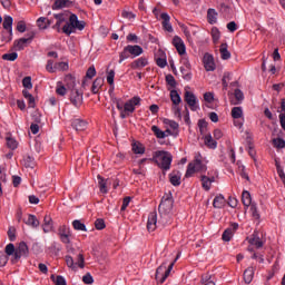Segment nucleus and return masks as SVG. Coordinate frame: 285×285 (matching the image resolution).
Returning a JSON list of instances; mask_svg holds the SVG:
<instances>
[{
  "label": "nucleus",
  "instance_id": "obj_25",
  "mask_svg": "<svg viewBox=\"0 0 285 285\" xmlns=\"http://www.w3.org/2000/svg\"><path fill=\"white\" fill-rule=\"evenodd\" d=\"M200 181H202V186H203L204 190L208 191V190H210V186H213V181H215V178L214 177L210 178L208 176L203 175L200 177Z\"/></svg>",
  "mask_w": 285,
  "mask_h": 285
},
{
  "label": "nucleus",
  "instance_id": "obj_2",
  "mask_svg": "<svg viewBox=\"0 0 285 285\" xmlns=\"http://www.w3.org/2000/svg\"><path fill=\"white\" fill-rule=\"evenodd\" d=\"M86 28V21L79 20V17L75 13H70L68 22L62 26V32L63 35H67V37H70L73 32H77V30H83Z\"/></svg>",
  "mask_w": 285,
  "mask_h": 285
},
{
  "label": "nucleus",
  "instance_id": "obj_8",
  "mask_svg": "<svg viewBox=\"0 0 285 285\" xmlns=\"http://www.w3.org/2000/svg\"><path fill=\"white\" fill-rule=\"evenodd\" d=\"M56 23L53 24V30L57 32H63V27L68 23L69 16L67 13H55Z\"/></svg>",
  "mask_w": 285,
  "mask_h": 285
},
{
  "label": "nucleus",
  "instance_id": "obj_11",
  "mask_svg": "<svg viewBox=\"0 0 285 285\" xmlns=\"http://www.w3.org/2000/svg\"><path fill=\"white\" fill-rule=\"evenodd\" d=\"M141 104V98L139 96H135L131 99H129L124 105V110H126L129 115H132L136 110V106H139Z\"/></svg>",
  "mask_w": 285,
  "mask_h": 285
},
{
  "label": "nucleus",
  "instance_id": "obj_58",
  "mask_svg": "<svg viewBox=\"0 0 285 285\" xmlns=\"http://www.w3.org/2000/svg\"><path fill=\"white\" fill-rule=\"evenodd\" d=\"M95 226L97 230H104V228H106V222H104L101 218H98L95 222Z\"/></svg>",
  "mask_w": 285,
  "mask_h": 285
},
{
  "label": "nucleus",
  "instance_id": "obj_54",
  "mask_svg": "<svg viewBox=\"0 0 285 285\" xmlns=\"http://www.w3.org/2000/svg\"><path fill=\"white\" fill-rule=\"evenodd\" d=\"M249 210L252 213V217H254V219H259V210H257V205L256 204H252L249 205Z\"/></svg>",
  "mask_w": 285,
  "mask_h": 285
},
{
  "label": "nucleus",
  "instance_id": "obj_26",
  "mask_svg": "<svg viewBox=\"0 0 285 285\" xmlns=\"http://www.w3.org/2000/svg\"><path fill=\"white\" fill-rule=\"evenodd\" d=\"M213 206L214 208H223L224 206H226V198L224 197V195L219 194L218 196H216L214 198Z\"/></svg>",
  "mask_w": 285,
  "mask_h": 285
},
{
  "label": "nucleus",
  "instance_id": "obj_19",
  "mask_svg": "<svg viewBox=\"0 0 285 285\" xmlns=\"http://www.w3.org/2000/svg\"><path fill=\"white\" fill-rule=\"evenodd\" d=\"M204 66L207 72H213L215 70V60L212 55L206 53L204 56Z\"/></svg>",
  "mask_w": 285,
  "mask_h": 285
},
{
  "label": "nucleus",
  "instance_id": "obj_47",
  "mask_svg": "<svg viewBox=\"0 0 285 285\" xmlns=\"http://www.w3.org/2000/svg\"><path fill=\"white\" fill-rule=\"evenodd\" d=\"M164 124H165V126H169V128H171V130H179V124H177V121H175V120L165 119Z\"/></svg>",
  "mask_w": 285,
  "mask_h": 285
},
{
  "label": "nucleus",
  "instance_id": "obj_57",
  "mask_svg": "<svg viewBox=\"0 0 285 285\" xmlns=\"http://www.w3.org/2000/svg\"><path fill=\"white\" fill-rule=\"evenodd\" d=\"M7 146L11 150H17V147H18L17 140L13 138H7Z\"/></svg>",
  "mask_w": 285,
  "mask_h": 285
},
{
  "label": "nucleus",
  "instance_id": "obj_53",
  "mask_svg": "<svg viewBox=\"0 0 285 285\" xmlns=\"http://www.w3.org/2000/svg\"><path fill=\"white\" fill-rule=\"evenodd\" d=\"M37 26H38V28H40V30H46V28H48L47 19L45 17H40L37 20Z\"/></svg>",
  "mask_w": 285,
  "mask_h": 285
},
{
  "label": "nucleus",
  "instance_id": "obj_9",
  "mask_svg": "<svg viewBox=\"0 0 285 285\" xmlns=\"http://www.w3.org/2000/svg\"><path fill=\"white\" fill-rule=\"evenodd\" d=\"M185 101L193 112H197V110H199V100H197V97L191 91L185 92Z\"/></svg>",
  "mask_w": 285,
  "mask_h": 285
},
{
  "label": "nucleus",
  "instance_id": "obj_46",
  "mask_svg": "<svg viewBox=\"0 0 285 285\" xmlns=\"http://www.w3.org/2000/svg\"><path fill=\"white\" fill-rule=\"evenodd\" d=\"M22 86L27 90H32V78L30 76H27L22 79Z\"/></svg>",
  "mask_w": 285,
  "mask_h": 285
},
{
  "label": "nucleus",
  "instance_id": "obj_45",
  "mask_svg": "<svg viewBox=\"0 0 285 285\" xmlns=\"http://www.w3.org/2000/svg\"><path fill=\"white\" fill-rule=\"evenodd\" d=\"M98 184H99L100 193H104V194L108 193L106 179H104L101 176H98Z\"/></svg>",
  "mask_w": 285,
  "mask_h": 285
},
{
  "label": "nucleus",
  "instance_id": "obj_43",
  "mask_svg": "<svg viewBox=\"0 0 285 285\" xmlns=\"http://www.w3.org/2000/svg\"><path fill=\"white\" fill-rule=\"evenodd\" d=\"M222 37V33L219 32V29H217L216 27L212 28V39L214 41V43H217V41H219Z\"/></svg>",
  "mask_w": 285,
  "mask_h": 285
},
{
  "label": "nucleus",
  "instance_id": "obj_63",
  "mask_svg": "<svg viewBox=\"0 0 285 285\" xmlns=\"http://www.w3.org/2000/svg\"><path fill=\"white\" fill-rule=\"evenodd\" d=\"M111 99H112V102L116 105L117 110H124L121 98H111Z\"/></svg>",
  "mask_w": 285,
  "mask_h": 285
},
{
  "label": "nucleus",
  "instance_id": "obj_30",
  "mask_svg": "<svg viewBox=\"0 0 285 285\" xmlns=\"http://www.w3.org/2000/svg\"><path fill=\"white\" fill-rule=\"evenodd\" d=\"M219 52H220L222 59H224L225 61L230 58V51H228V45L227 43H222L220 45Z\"/></svg>",
  "mask_w": 285,
  "mask_h": 285
},
{
  "label": "nucleus",
  "instance_id": "obj_4",
  "mask_svg": "<svg viewBox=\"0 0 285 285\" xmlns=\"http://www.w3.org/2000/svg\"><path fill=\"white\" fill-rule=\"evenodd\" d=\"M207 169L208 167H206V164H204L202 154H196L194 160L187 166L185 177L188 178L191 175H195V173H206Z\"/></svg>",
  "mask_w": 285,
  "mask_h": 285
},
{
  "label": "nucleus",
  "instance_id": "obj_31",
  "mask_svg": "<svg viewBox=\"0 0 285 285\" xmlns=\"http://www.w3.org/2000/svg\"><path fill=\"white\" fill-rule=\"evenodd\" d=\"M43 222H45V224L42 225L43 233H50V230L52 229V218L46 215L43 218Z\"/></svg>",
  "mask_w": 285,
  "mask_h": 285
},
{
  "label": "nucleus",
  "instance_id": "obj_27",
  "mask_svg": "<svg viewBox=\"0 0 285 285\" xmlns=\"http://www.w3.org/2000/svg\"><path fill=\"white\" fill-rule=\"evenodd\" d=\"M24 224L27 226H31V228H39V219H37V216L29 214L28 219L24 220Z\"/></svg>",
  "mask_w": 285,
  "mask_h": 285
},
{
  "label": "nucleus",
  "instance_id": "obj_62",
  "mask_svg": "<svg viewBox=\"0 0 285 285\" xmlns=\"http://www.w3.org/2000/svg\"><path fill=\"white\" fill-rule=\"evenodd\" d=\"M208 282H215V281L213 279V275H210V274H205V275H203V276H202V279H200V283H202V284H208Z\"/></svg>",
  "mask_w": 285,
  "mask_h": 285
},
{
  "label": "nucleus",
  "instance_id": "obj_13",
  "mask_svg": "<svg viewBox=\"0 0 285 285\" xmlns=\"http://www.w3.org/2000/svg\"><path fill=\"white\" fill-rule=\"evenodd\" d=\"M69 99L72 106H75L76 108H80L81 104H83V94L79 92L78 89H71Z\"/></svg>",
  "mask_w": 285,
  "mask_h": 285
},
{
  "label": "nucleus",
  "instance_id": "obj_28",
  "mask_svg": "<svg viewBox=\"0 0 285 285\" xmlns=\"http://www.w3.org/2000/svg\"><path fill=\"white\" fill-rule=\"evenodd\" d=\"M242 202H243V206H245V208H248V206L253 205V198L250 197V193L248 190L243 191Z\"/></svg>",
  "mask_w": 285,
  "mask_h": 285
},
{
  "label": "nucleus",
  "instance_id": "obj_18",
  "mask_svg": "<svg viewBox=\"0 0 285 285\" xmlns=\"http://www.w3.org/2000/svg\"><path fill=\"white\" fill-rule=\"evenodd\" d=\"M160 19H163V30H166V32H173V24H170V16L167 12H163L160 14Z\"/></svg>",
  "mask_w": 285,
  "mask_h": 285
},
{
  "label": "nucleus",
  "instance_id": "obj_51",
  "mask_svg": "<svg viewBox=\"0 0 285 285\" xmlns=\"http://www.w3.org/2000/svg\"><path fill=\"white\" fill-rule=\"evenodd\" d=\"M230 79H232V73L225 72L223 76V80H222L224 90H226L228 88V82L230 81Z\"/></svg>",
  "mask_w": 285,
  "mask_h": 285
},
{
  "label": "nucleus",
  "instance_id": "obj_61",
  "mask_svg": "<svg viewBox=\"0 0 285 285\" xmlns=\"http://www.w3.org/2000/svg\"><path fill=\"white\" fill-rule=\"evenodd\" d=\"M82 282L83 284H94L95 283V278H92V275L90 273H87L83 277H82Z\"/></svg>",
  "mask_w": 285,
  "mask_h": 285
},
{
  "label": "nucleus",
  "instance_id": "obj_56",
  "mask_svg": "<svg viewBox=\"0 0 285 285\" xmlns=\"http://www.w3.org/2000/svg\"><path fill=\"white\" fill-rule=\"evenodd\" d=\"M97 75V69H95V66H91L88 68L86 72V79H92Z\"/></svg>",
  "mask_w": 285,
  "mask_h": 285
},
{
  "label": "nucleus",
  "instance_id": "obj_21",
  "mask_svg": "<svg viewBox=\"0 0 285 285\" xmlns=\"http://www.w3.org/2000/svg\"><path fill=\"white\" fill-rule=\"evenodd\" d=\"M250 246H255L256 248H262L264 246V240L259 238V233L254 232L253 235L249 238Z\"/></svg>",
  "mask_w": 285,
  "mask_h": 285
},
{
  "label": "nucleus",
  "instance_id": "obj_59",
  "mask_svg": "<svg viewBox=\"0 0 285 285\" xmlns=\"http://www.w3.org/2000/svg\"><path fill=\"white\" fill-rule=\"evenodd\" d=\"M107 83H109V86L115 83V70L112 69L107 72Z\"/></svg>",
  "mask_w": 285,
  "mask_h": 285
},
{
  "label": "nucleus",
  "instance_id": "obj_22",
  "mask_svg": "<svg viewBox=\"0 0 285 285\" xmlns=\"http://www.w3.org/2000/svg\"><path fill=\"white\" fill-rule=\"evenodd\" d=\"M169 181L171 186H181V173L173 171L171 174H169Z\"/></svg>",
  "mask_w": 285,
  "mask_h": 285
},
{
  "label": "nucleus",
  "instance_id": "obj_44",
  "mask_svg": "<svg viewBox=\"0 0 285 285\" xmlns=\"http://www.w3.org/2000/svg\"><path fill=\"white\" fill-rule=\"evenodd\" d=\"M18 57H19V53H17V52H11V53H4V55L2 56V59H3L4 61H17Z\"/></svg>",
  "mask_w": 285,
  "mask_h": 285
},
{
  "label": "nucleus",
  "instance_id": "obj_37",
  "mask_svg": "<svg viewBox=\"0 0 285 285\" xmlns=\"http://www.w3.org/2000/svg\"><path fill=\"white\" fill-rule=\"evenodd\" d=\"M72 226L76 230H82V233H88V228H86V224L81 223V220L79 219L73 220Z\"/></svg>",
  "mask_w": 285,
  "mask_h": 285
},
{
  "label": "nucleus",
  "instance_id": "obj_41",
  "mask_svg": "<svg viewBox=\"0 0 285 285\" xmlns=\"http://www.w3.org/2000/svg\"><path fill=\"white\" fill-rule=\"evenodd\" d=\"M6 253L7 255H13L12 263L17 264V261H14V253H17V249L14 248V244L10 243L6 246Z\"/></svg>",
  "mask_w": 285,
  "mask_h": 285
},
{
  "label": "nucleus",
  "instance_id": "obj_23",
  "mask_svg": "<svg viewBox=\"0 0 285 285\" xmlns=\"http://www.w3.org/2000/svg\"><path fill=\"white\" fill-rule=\"evenodd\" d=\"M243 277L245 284H250V282H253V278L255 277V267H248L247 269H245Z\"/></svg>",
  "mask_w": 285,
  "mask_h": 285
},
{
  "label": "nucleus",
  "instance_id": "obj_42",
  "mask_svg": "<svg viewBox=\"0 0 285 285\" xmlns=\"http://www.w3.org/2000/svg\"><path fill=\"white\" fill-rule=\"evenodd\" d=\"M272 144H273L274 148H278V149L285 148L284 138H274L272 140Z\"/></svg>",
  "mask_w": 285,
  "mask_h": 285
},
{
  "label": "nucleus",
  "instance_id": "obj_38",
  "mask_svg": "<svg viewBox=\"0 0 285 285\" xmlns=\"http://www.w3.org/2000/svg\"><path fill=\"white\" fill-rule=\"evenodd\" d=\"M205 146H207L208 148L215 149V148H217V141H215L213 139V136L206 135L205 136Z\"/></svg>",
  "mask_w": 285,
  "mask_h": 285
},
{
  "label": "nucleus",
  "instance_id": "obj_39",
  "mask_svg": "<svg viewBox=\"0 0 285 285\" xmlns=\"http://www.w3.org/2000/svg\"><path fill=\"white\" fill-rule=\"evenodd\" d=\"M65 81L70 90H76L75 87L77 86V83H76L75 77H72V75L66 76Z\"/></svg>",
  "mask_w": 285,
  "mask_h": 285
},
{
  "label": "nucleus",
  "instance_id": "obj_49",
  "mask_svg": "<svg viewBox=\"0 0 285 285\" xmlns=\"http://www.w3.org/2000/svg\"><path fill=\"white\" fill-rule=\"evenodd\" d=\"M47 72H57V65H55V60H48L46 66Z\"/></svg>",
  "mask_w": 285,
  "mask_h": 285
},
{
  "label": "nucleus",
  "instance_id": "obj_16",
  "mask_svg": "<svg viewBox=\"0 0 285 285\" xmlns=\"http://www.w3.org/2000/svg\"><path fill=\"white\" fill-rule=\"evenodd\" d=\"M173 46L176 48L178 55H186V45H184V40L179 36L173 38Z\"/></svg>",
  "mask_w": 285,
  "mask_h": 285
},
{
  "label": "nucleus",
  "instance_id": "obj_10",
  "mask_svg": "<svg viewBox=\"0 0 285 285\" xmlns=\"http://www.w3.org/2000/svg\"><path fill=\"white\" fill-rule=\"evenodd\" d=\"M33 39H35V33H31L29 35L28 38H20L18 40H14L13 46L18 51L26 50V48H28V45L32 43Z\"/></svg>",
  "mask_w": 285,
  "mask_h": 285
},
{
  "label": "nucleus",
  "instance_id": "obj_64",
  "mask_svg": "<svg viewBox=\"0 0 285 285\" xmlns=\"http://www.w3.org/2000/svg\"><path fill=\"white\" fill-rule=\"evenodd\" d=\"M17 30L18 32H26V22L23 20L17 23Z\"/></svg>",
  "mask_w": 285,
  "mask_h": 285
},
{
  "label": "nucleus",
  "instance_id": "obj_33",
  "mask_svg": "<svg viewBox=\"0 0 285 285\" xmlns=\"http://www.w3.org/2000/svg\"><path fill=\"white\" fill-rule=\"evenodd\" d=\"M170 99L174 106H179L181 104V97L179 96V92H177V90L175 89L170 91Z\"/></svg>",
  "mask_w": 285,
  "mask_h": 285
},
{
  "label": "nucleus",
  "instance_id": "obj_50",
  "mask_svg": "<svg viewBox=\"0 0 285 285\" xmlns=\"http://www.w3.org/2000/svg\"><path fill=\"white\" fill-rule=\"evenodd\" d=\"M122 19H128L129 21H134V19H137V16L132 13L131 11L122 10L121 12Z\"/></svg>",
  "mask_w": 285,
  "mask_h": 285
},
{
  "label": "nucleus",
  "instance_id": "obj_24",
  "mask_svg": "<svg viewBox=\"0 0 285 285\" xmlns=\"http://www.w3.org/2000/svg\"><path fill=\"white\" fill-rule=\"evenodd\" d=\"M104 87V78H96L91 86L92 95H98L99 90Z\"/></svg>",
  "mask_w": 285,
  "mask_h": 285
},
{
  "label": "nucleus",
  "instance_id": "obj_3",
  "mask_svg": "<svg viewBox=\"0 0 285 285\" xmlns=\"http://www.w3.org/2000/svg\"><path fill=\"white\" fill-rule=\"evenodd\" d=\"M149 161H155V164H157L158 168H161V170H170V164H173V155H170L168 151L159 150L154 154Z\"/></svg>",
  "mask_w": 285,
  "mask_h": 285
},
{
  "label": "nucleus",
  "instance_id": "obj_32",
  "mask_svg": "<svg viewBox=\"0 0 285 285\" xmlns=\"http://www.w3.org/2000/svg\"><path fill=\"white\" fill-rule=\"evenodd\" d=\"M234 97H235V100H233L234 106H239V104L244 101V92H242V90L239 89H235Z\"/></svg>",
  "mask_w": 285,
  "mask_h": 285
},
{
  "label": "nucleus",
  "instance_id": "obj_20",
  "mask_svg": "<svg viewBox=\"0 0 285 285\" xmlns=\"http://www.w3.org/2000/svg\"><path fill=\"white\" fill-rule=\"evenodd\" d=\"M71 126L73 130L82 131L86 130V128H88V122L86 120L77 118L71 121Z\"/></svg>",
  "mask_w": 285,
  "mask_h": 285
},
{
  "label": "nucleus",
  "instance_id": "obj_12",
  "mask_svg": "<svg viewBox=\"0 0 285 285\" xmlns=\"http://www.w3.org/2000/svg\"><path fill=\"white\" fill-rule=\"evenodd\" d=\"M58 235L62 244H70V237L72 236V232H70V227L62 225L58 228Z\"/></svg>",
  "mask_w": 285,
  "mask_h": 285
},
{
  "label": "nucleus",
  "instance_id": "obj_60",
  "mask_svg": "<svg viewBox=\"0 0 285 285\" xmlns=\"http://www.w3.org/2000/svg\"><path fill=\"white\" fill-rule=\"evenodd\" d=\"M17 229H14V227H9L8 229V237L10 242H14V239H17Z\"/></svg>",
  "mask_w": 285,
  "mask_h": 285
},
{
  "label": "nucleus",
  "instance_id": "obj_35",
  "mask_svg": "<svg viewBox=\"0 0 285 285\" xmlns=\"http://www.w3.org/2000/svg\"><path fill=\"white\" fill-rule=\"evenodd\" d=\"M232 117L233 119H242L244 117V109L242 107L232 108Z\"/></svg>",
  "mask_w": 285,
  "mask_h": 285
},
{
  "label": "nucleus",
  "instance_id": "obj_17",
  "mask_svg": "<svg viewBox=\"0 0 285 285\" xmlns=\"http://www.w3.org/2000/svg\"><path fill=\"white\" fill-rule=\"evenodd\" d=\"M146 66H148V58L146 57H140L130 63L131 70H141V68H146Z\"/></svg>",
  "mask_w": 285,
  "mask_h": 285
},
{
  "label": "nucleus",
  "instance_id": "obj_15",
  "mask_svg": "<svg viewBox=\"0 0 285 285\" xmlns=\"http://www.w3.org/2000/svg\"><path fill=\"white\" fill-rule=\"evenodd\" d=\"M147 230H149V233L157 230V212H151L148 215Z\"/></svg>",
  "mask_w": 285,
  "mask_h": 285
},
{
  "label": "nucleus",
  "instance_id": "obj_48",
  "mask_svg": "<svg viewBox=\"0 0 285 285\" xmlns=\"http://www.w3.org/2000/svg\"><path fill=\"white\" fill-rule=\"evenodd\" d=\"M166 83L167 86H170V88H177V80H175V77L173 75L166 76Z\"/></svg>",
  "mask_w": 285,
  "mask_h": 285
},
{
  "label": "nucleus",
  "instance_id": "obj_36",
  "mask_svg": "<svg viewBox=\"0 0 285 285\" xmlns=\"http://www.w3.org/2000/svg\"><path fill=\"white\" fill-rule=\"evenodd\" d=\"M132 153H135V155H144V153H146V148L140 142H134Z\"/></svg>",
  "mask_w": 285,
  "mask_h": 285
},
{
  "label": "nucleus",
  "instance_id": "obj_52",
  "mask_svg": "<svg viewBox=\"0 0 285 285\" xmlns=\"http://www.w3.org/2000/svg\"><path fill=\"white\" fill-rule=\"evenodd\" d=\"M56 92H57V95H59L60 97H66V92H68V89H66V87L59 82V83L57 85Z\"/></svg>",
  "mask_w": 285,
  "mask_h": 285
},
{
  "label": "nucleus",
  "instance_id": "obj_5",
  "mask_svg": "<svg viewBox=\"0 0 285 285\" xmlns=\"http://www.w3.org/2000/svg\"><path fill=\"white\" fill-rule=\"evenodd\" d=\"M144 55V48L139 45H128L124 48L122 52L119 55L118 63H124L126 59H135V57H139Z\"/></svg>",
  "mask_w": 285,
  "mask_h": 285
},
{
  "label": "nucleus",
  "instance_id": "obj_14",
  "mask_svg": "<svg viewBox=\"0 0 285 285\" xmlns=\"http://www.w3.org/2000/svg\"><path fill=\"white\" fill-rule=\"evenodd\" d=\"M28 245L26 244V242H21L18 246V248H16L14 252V262L20 261L22 257H28Z\"/></svg>",
  "mask_w": 285,
  "mask_h": 285
},
{
  "label": "nucleus",
  "instance_id": "obj_40",
  "mask_svg": "<svg viewBox=\"0 0 285 285\" xmlns=\"http://www.w3.org/2000/svg\"><path fill=\"white\" fill-rule=\"evenodd\" d=\"M233 235H235L233 233V228L225 229L223 235H222L223 242H230V239H233Z\"/></svg>",
  "mask_w": 285,
  "mask_h": 285
},
{
  "label": "nucleus",
  "instance_id": "obj_1",
  "mask_svg": "<svg viewBox=\"0 0 285 285\" xmlns=\"http://www.w3.org/2000/svg\"><path fill=\"white\" fill-rule=\"evenodd\" d=\"M174 204H175V200H173V196L170 194H167L161 198V202L158 206V212L160 215V219L158 220V224H161V226H166L170 224V213H173Z\"/></svg>",
  "mask_w": 285,
  "mask_h": 285
},
{
  "label": "nucleus",
  "instance_id": "obj_34",
  "mask_svg": "<svg viewBox=\"0 0 285 285\" xmlns=\"http://www.w3.org/2000/svg\"><path fill=\"white\" fill-rule=\"evenodd\" d=\"M151 131L154 132L155 137H157V139H166V131H163L156 125L151 126Z\"/></svg>",
  "mask_w": 285,
  "mask_h": 285
},
{
  "label": "nucleus",
  "instance_id": "obj_7",
  "mask_svg": "<svg viewBox=\"0 0 285 285\" xmlns=\"http://www.w3.org/2000/svg\"><path fill=\"white\" fill-rule=\"evenodd\" d=\"M14 22V19H12L11 16H4L3 17V22H2V27L3 30H7V35L4 33V31H2V41H12V23Z\"/></svg>",
  "mask_w": 285,
  "mask_h": 285
},
{
  "label": "nucleus",
  "instance_id": "obj_55",
  "mask_svg": "<svg viewBox=\"0 0 285 285\" xmlns=\"http://www.w3.org/2000/svg\"><path fill=\"white\" fill-rule=\"evenodd\" d=\"M51 279L56 285H66V278H63V276L59 275L55 278V275H51Z\"/></svg>",
  "mask_w": 285,
  "mask_h": 285
},
{
  "label": "nucleus",
  "instance_id": "obj_29",
  "mask_svg": "<svg viewBox=\"0 0 285 285\" xmlns=\"http://www.w3.org/2000/svg\"><path fill=\"white\" fill-rule=\"evenodd\" d=\"M207 21L208 23H210V26H214V23H217V11L215 9L207 10Z\"/></svg>",
  "mask_w": 285,
  "mask_h": 285
},
{
  "label": "nucleus",
  "instance_id": "obj_6",
  "mask_svg": "<svg viewBox=\"0 0 285 285\" xmlns=\"http://www.w3.org/2000/svg\"><path fill=\"white\" fill-rule=\"evenodd\" d=\"M173 266H175V262L170 263L168 266L166 265V263H163L156 269V279L159 282V284H164V282L168 279L170 271H173Z\"/></svg>",
  "mask_w": 285,
  "mask_h": 285
}]
</instances>
